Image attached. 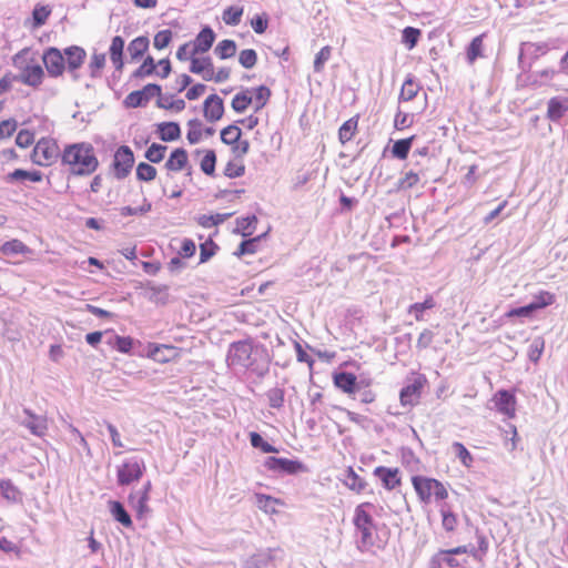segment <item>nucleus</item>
Wrapping results in <instances>:
<instances>
[{"label": "nucleus", "mask_w": 568, "mask_h": 568, "mask_svg": "<svg viewBox=\"0 0 568 568\" xmlns=\"http://www.w3.org/2000/svg\"><path fill=\"white\" fill-rule=\"evenodd\" d=\"M252 355V345L246 342H237L232 344L229 355V366H247Z\"/></svg>", "instance_id": "19"}, {"label": "nucleus", "mask_w": 568, "mask_h": 568, "mask_svg": "<svg viewBox=\"0 0 568 568\" xmlns=\"http://www.w3.org/2000/svg\"><path fill=\"white\" fill-rule=\"evenodd\" d=\"M146 356L159 364L175 362L181 357L182 348L169 344L149 343Z\"/></svg>", "instance_id": "13"}, {"label": "nucleus", "mask_w": 568, "mask_h": 568, "mask_svg": "<svg viewBox=\"0 0 568 568\" xmlns=\"http://www.w3.org/2000/svg\"><path fill=\"white\" fill-rule=\"evenodd\" d=\"M166 151V145L154 142L145 150L144 158L150 163H160L165 159Z\"/></svg>", "instance_id": "40"}, {"label": "nucleus", "mask_w": 568, "mask_h": 568, "mask_svg": "<svg viewBox=\"0 0 568 568\" xmlns=\"http://www.w3.org/2000/svg\"><path fill=\"white\" fill-rule=\"evenodd\" d=\"M6 180L8 182L30 181L33 183H40L43 180V173L39 170L28 171L24 169H16L7 175Z\"/></svg>", "instance_id": "29"}, {"label": "nucleus", "mask_w": 568, "mask_h": 568, "mask_svg": "<svg viewBox=\"0 0 568 568\" xmlns=\"http://www.w3.org/2000/svg\"><path fill=\"white\" fill-rule=\"evenodd\" d=\"M194 155L200 159V169L207 175L213 176L216 168V153L212 149H197L194 151Z\"/></svg>", "instance_id": "23"}, {"label": "nucleus", "mask_w": 568, "mask_h": 568, "mask_svg": "<svg viewBox=\"0 0 568 568\" xmlns=\"http://www.w3.org/2000/svg\"><path fill=\"white\" fill-rule=\"evenodd\" d=\"M244 9L240 6H231L222 13V19L227 26H237L241 22Z\"/></svg>", "instance_id": "48"}, {"label": "nucleus", "mask_w": 568, "mask_h": 568, "mask_svg": "<svg viewBox=\"0 0 568 568\" xmlns=\"http://www.w3.org/2000/svg\"><path fill=\"white\" fill-rule=\"evenodd\" d=\"M42 62L45 67L48 74L52 78L61 77L65 70V60L62 52L54 47L44 50Z\"/></svg>", "instance_id": "15"}, {"label": "nucleus", "mask_w": 568, "mask_h": 568, "mask_svg": "<svg viewBox=\"0 0 568 568\" xmlns=\"http://www.w3.org/2000/svg\"><path fill=\"white\" fill-rule=\"evenodd\" d=\"M156 133L164 142H173L181 138V129L176 122H161L156 125Z\"/></svg>", "instance_id": "31"}, {"label": "nucleus", "mask_w": 568, "mask_h": 568, "mask_svg": "<svg viewBox=\"0 0 568 568\" xmlns=\"http://www.w3.org/2000/svg\"><path fill=\"white\" fill-rule=\"evenodd\" d=\"M61 162L74 176H89L99 168V159L90 142H77L63 148Z\"/></svg>", "instance_id": "1"}, {"label": "nucleus", "mask_w": 568, "mask_h": 568, "mask_svg": "<svg viewBox=\"0 0 568 568\" xmlns=\"http://www.w3.org/2000/svg\"><path fill=\"white\" fill-rule=\"evenodd\" d=\"M410 483L417 500L423 505L445 501L448 496V487L443 481L424 475H413Z\"/></svg>", "instance_id": "3"}, {"label": "nucleus", "mask_w": 568, "mask_h": 568, "mask_svg": "<svg viewBox=\"0 0 568 568\" xmlns=\"http://www.w3.org/2000/svg\"><path fill=\"white\" fill-rule=\"evenodd\" d=\"M415 135L406 139L398 140L392 148V154L394 158L405 160L408 156Z\"/></svg>", "instance_id": "42"}, {"label": "nucleus", "mask_w": 568, "mask_h": 568, "mask_svg": "<svg viewBox=\"0 0 568 568\" xmlns=\"http://www.w3.org/2000/svg\"><path fill=\"white\" fill-rule=\"evenodd\" d=\"M134 165L133 151L128 145H121L116 149L112 161V171L116 179H125Z\"/></svg>", "instance_id": "10"}, {"label": "nucleus", "mask_w": 568, "mask_h": 568, "mask_svg": "<svg viewBox=\"0 0 568 568\" xmlns=\"http://www.w3.org/2000/svg\"><path fill=\"white\" fill-rule=\"evenodd\" d=\"M29 420L24 423V426L36 436L43 437L48 430V420L45 416H38L29 409H24Z\"/></svg>", "instance_id": "28"}, {"label": "nucleus", "mask_w": 568, "mask_h": 568, "mask_svg": "<svg viewBox=\"0 0 568 568\" xmlns=\"http://www.w3.org/2000/svg\"><path fill=\"white\" fill-rule=\"evenodd\" d=\"M0 490L3 498L9 501H18L20 499V491L10 479H2L0 481Z\"/></svg>", "instance_id": "52"}, {"label": "nucleus", "mask_w": 568, "mask_h": 568, "mask_svg": "<svg viewBox=\"0 0 568 568\" xmlns=\"http://www.w3.org/2000/svg\"><path fill=\"white\" fill-rule=\"evenodd\" d=\"M239 62L245 69H252L257 62V53L253 49H244L239 54Z\"/></svg>", "instance_id": "60"}, {"label": "nucleus", "mask_w": 568, "mask_h": 568, "mask_svg": "<svg viewBox=\"0 0 568 568\" xmlns=\"http://www.w3.org/2000/svg\"><path fill=\"white\" fill-rule=\"evenodd\" d=\"M347 478L349 479V483H347V487L355 491L356 494H361L367 486V483L364 478H362L356 471L348 467L347 469Z\"/></svg>", "instance_id": "51"}, {"label": "nucleus", "mask_w": 568, "mask_h": 568, "mask_svg": "<svg viewBox=\"0 0 568 568\" xmlns=\"http://www.w3.org/2000/svg\"><path fill=\"white\" fill-rule=\"evenodd\" d=\"M436 305L435 300L432 295H428L424 302L422 303H414L409 306L408 313L413 314L416 318V321H423L424 320V312L426 310H432Z\"/></svg>", "instance_id": "44"}, {"label": "nucleus", "mask_w": 568, "mask_h": 568, "mask_svg": "<svg viewBox=\"0 0 568 568\" xmlns=\"http://www.w3.org/2000/svg\"><path fill=\"white\" fill-rule=\"evenodd\" d=\"M65 65L69 71L73 72L82 67L87 58V52L79 45H71L64 49Z\"/></svg>", "instance_id": "24"}, {"label": "nucleus", "mask_w": 568, "mask_h": 568, "mask_svg": "<svg viewBox=\"0 0 568 568\" xmlns=\"http://www.w3.org/2000/svg\"><path fill=\"white\" fill-rule=\"evenodd\" d=\"M256 503L260 509L264 510L265 513L275 514L277 513V506H283V501L274 498L270 495L264 494H257L256 495Z\"/></svg>", "instance_id": "39"}, {"label": "nucleus", "mask_w": 568, "mask_h": 568, "mask_svg": "<svg viewBox=\"0 0 568 568\" xmlns=\"http://www.w3.org/2000/svg\"><path fill=\"white\" fill-rule=\"evenodd\" d=\"M332 57V48L329 45L323 47L314 59V71L315 72H322L324 70L325 63L331 59Z\"/></svg>", "instance_id": "57"}, {"label": "nucleus", "mask_w": 568, "mask_h": 568, "mask_svg": "<svg viewBox=\"0 0 568 568\" xmlns=\"http://www.w3.org/2000/svg\"><path fill=\"white\" fill-rule=\"evenodd\" d=\"M245 155L233 154L224 166V175L230 179L241 178L245 174L246 166L244 163Z\"/></svg>", "instance_id": "30"}, {"label": "nucleus", "mask_w": 568, "mask_h": 568, "mask_svg": "<svg viewBox=\"0 0 568 568\" xmlns=\"http://www.w3.org/2000/svg\"><path fill=\"white\" fill-rule=\"evenodd\" d=\"M333 384L334 386L347 394L348 396H353L356 390L362 387L369 388L372 385L371 379H364L358 382L357 376L349 372H336L333 374Z\"/></svg>", "instance_id": "12"}, {"label": "nucleus", "mask_w": 568, "mask_h": 568, "mask_svg": "<svg viewBox=\"0 0 568 568\" xmlns=\"http://www.w3.org/2000/svg\"><path fill=\"white\" fill-rule=\"evenodd\" d=\"M250 442H251V445L254 447V448H258L261 449L263 453H278V449L271 445L270 443L265 442L263 439V437L256 433V432H251L250 433Z\"/></svg>", "instance_id": "54"}, {"label": "nucleus", "mask_w": 568, "mask_h": 568, "mask_svg": "<svg viewBox=\"0 0 568 568\" xmlns=\"http://www.w3.org/2000/svg\"><path fill=\"white\" fill-rule=\"evenodd\" d=\"M453 449L455 452L456 457L466 468H470L473 466L474 457L471 456L469 450L464 446V444L455 442L453 444Z\"/></svg>", "instance_id": "53"}, {"label": "nucleus", "mask_w": 568, "mask_h": 568, "mask_svg": "<svg viewBox=\"0 0 568 568\" xmlns=\"http://www.w3.org/2000/svg\"><path fill=\"white\" fill-rule=\"evenodd\" d=\"M156 64L154 62V59L152 57H146L142 64L136 69L135 77L144 78L153 74L155 72Z\"/></svg>", "instance_id": "63"}, {"label": "nucleus", "mask_w": 568, "mask_h": 568, "mask_svg": "<svg viewBox=\"0 0 568 568\" xmlns=\"http://www.w3.org/2000/svg\"><path fill=\"white\" fill-rule=\"evenodd\" d=\"M217 245L212 241L207 240L200 245V263L207 262L212 256L215 255Z\"/></svg>", "instance_id": "62"}, {"label": "nucleus", "mask_w": 568, "mask_h": 568, "mask_svg": "<svg viewBox=\"0 0 568 568\" xmlns=\"http://www.w3.org/2000/svg\"><path fill=\"white\" fill-rule=\"evenodd\" d=\"M420 89V84L415 81L412 75H408L402 85L398 100L405 102L410 101L416 98Z\"/></svg>", "instance_id": "34"}, {"label": "nucleus", "mask_w": 568, "mask_h": 568, "mask_svg": "<svg viewBox=\"0 0 568 568\" xmlns=\"http://www.w3.org/2000/svg\"><path fill=\"white\" fill-rule=\"evenodd\" d=\"M150 45L149 38L145 36H140L134 38L128 45V52L130 54L131 60H138L143 57V54L148 51Z\"/></svg>", "instance_id": "33"}, {"label": "nucleus", "mask_w": 568, "mask_h": 568, "mask_svg": "<svg viewBox=\"0 0 568 568\" xmlns=\"http://www.w3.org/2000/svg\"><path fill=\"white\" fill-rule=\"evenodd\" d=\"M260 241V236L248 239L243 241L237 250L234 252V255L237 257H242L246 254H254L257 251V242Z\"/></svg>", "instance_id": "58"}, {"label": "nucleus", "mask_w": 568, "mask_h": 568, "mask_svg": "<svg viewBox=\"0 0 568 568\" xmlns=\"http://www.w3.org/2000/svg\"><path fill=\"white\" fill-rule=\"evenodd\" d=\"M236 50H237V47H236L235 41L230 40V39H224L216 44L214 52L221 60H225V59L234 57L236 53Z\"/></svg>", "instance_id": "43"}, {"label": "nucleus", "mask_w": 568, "mask_h": 568, "mask_svg": "<svg viewBox=\"0 0 568 568\" xmlns=\"http://www.w3.org/2000/svg\"><path fill=\"white\" fill-rule=\"evenodd\" d=\"M375 511L376 506L371 501L361 503L355 507L353 524L359 535L362 551L372 550L374 547L381 548V544L375 538L376 524L373 518Z\"/></svg>", "instance_id": "2"}, {"label": "nucleus", "mask_w": 568, "mask_h": 568, "mask_svg": "<svg viewBox=\"0 0 568 568\" xmlns=\"http://www.w3.org/2000/svg\"><path fill=\"white\" fill-rule=\"evenodd\" d=\"M440 515H442V526L443 528L452 532L456 529L458 525V518L457 516L452 511L450 507L448 506H442L440 507Z\"/></svg>", "instance_id": "50"}, {"label": "nucleus", "mask_w": 568, "mask_h": 568, "mask_svg": "<svg viewBox=\"0 0 568 568\" xmlns=\"http://www.w3.org/2000/svg\"><path fill=\"white\" fill-rule=\"evenodd\" d=\"M484 38L485 33L475 37L466 51L467 62L474 64V62L484 55Z\"/></svg>", "instance_id": "36"}, {"label": "nucleus", "mask_w": 568, "mask_h": 568, "mask_svg": "<svg viewBox=\"0 0 568 568\" xmlns=\"http://www.w3.org/2000/svg\"><path fill=\"white\" fill-rule=\"evenodd\" d=\"M425 384V376L419 375L412 384L405 386L399 394L400 404L403 406H413L418 403L422 389L424 388Z\"/></svg>", "instance_id": "20"}, {"label": "nucleus", "mask_w": 568, "mask_h": 568, "mask_svg": "<svg viewBox=\"0 0 568 568\" xmlns=\"http://www.w3.org/2000/svg\"><path fill=\"white\" fill-rule=\"evenodd\" d=\"M109 344L120 353L128 354L133 347V338L130 336L115 335L113 342H109Z\"/></svg>", "instance_id": "55"}, {"label": "nucleus", "mask_w": 568, "mask_h": 568, "mask_svg": "<svg viewBox=\"0 0 568 568\" xmlns=\"http://www.w3.org/2000/svg\"><path fill=\"white\" fill-rule=\"evenodd\" d=\"M493 402L496 409L508 418H514L516 415V397L514 393L506 389H500L493 396Z\"/></svg>", "instance_id": "18"}, {"label": "nucleus", "mask_w": 568, "mask_h": 568, "mask_svg": "<svg viewBox=\"0 0 568 568\" xmlns=\"http://www.w3.org/2000/svg\"><path fill=\"white\" fill-rule=\"evenodd\" d=\"M51 12L52 9L49 6L37 4L32 11L31 27L33 29L42 27L51 16Z\"/></svg>", "instance_id": "41"}, {"label": "nucleus", "mask_w": 568, "mask_h": 568, "mask_svg": "<svg viewBox=\"0 0 568 568\" xmlns=\"http://www.w3.org/2000/svg\"><path fill=\"white\" fill-rule=\"evenodd\" d=\"M61 154L57 140L44 136L36 142L30 158L36 165L48 168L55 164Z\"/></svg>", "instance_id": "6"}, {"label": "nucleus", "mask_w": 568, "mask_h": 568, "mask_svg": "<svg viewBox=\"0 0 568 568\" xmlns=\"http://www.w3.org/2000/svg\"><path fill=\"white\" fill-rule=\"evenodd\" d=\"M30 50L23 49L13 57V64L19 70L18 79L26 85L38 89L44 81L45 72L34 59H27Z\"/></svg>", "instance_id": "4"}, {"label": "nucleus", "mask_w": 568, "mask_h": 568, "mask_svg": "<svg viewBox=\"0 0 568 568\" xmlns=\"http://www.w3.org/2000/svg\"><path fill=\"white\" fill-rule=\"evenodd\" d=\"M123 51H124V39L120 36H115L111 40V44L109 48L110 60L116 71H122L124 67L123 61Z\"/></svg>", "instance_id": "27"}, {"label": "nucleus", "mask_w": 568, "mask_h": 568, "mask_svg": "<svg viewBox=\"0 0 568 568\" xmlns=\"http://www.w3.org/2000/svg\"><path fill=\"white\" fill-rule=\"evenodd\" d=\"M172 37H173V33L169 29L159 31L154 36V39H153L154 48L158 50H162V49L166 48L170 44V42L172 41Z\"/></svg>", "instance_id": "61"}, {"label": "nucleus", "mask_w": 568, "mask_h": 568, "mask_svg": "<svg viewBox=\"0 0 568 568\" xmlns=\"http://www.w3.org/2000/svg\"><path fill=\"white\" fill-rule=\"evenodd\" d=\"M224 114V103L221 97L217 94L209 95L203 102V115L204 118L214 123L222 119Z\"/></svg>", "instance_id": "21"}, {"label": "nucleus", "mask_w": 568, "mask_h": 568, "mask_svg": "<svg viewBox=\"0 0 568 568\" xmlns=\"http://www.w3.org/2000/svg\"><path fill=\"white\" fill-rule=\"evenodd\" d=\"M568 113V97L556 95L547 102L546 116L552 122H558Z\"/></svg>", "instance_id": "22"}, {"label": "nucleus", "mask_w": 568, "mask_h": 568, "mask_svg": "<svg viewBox=\"0 0 568 568\" xmlns=\"http://www.w3.org/2000/svg\"><path fill=\"white\" fill-rule=\"evenodd\" d=\"M251 91L253 94L252 104L254 105L255 111H258L267 103L271 97V90L265 85H260Z\"/></svg>", "instance_id": "46"}, {"label": "nucleus", "mask_w": 568, "mask_h": 568, "mask_svg": "<svg viewBox=\"0 0 568 568\" xmlns=\"http://www.w3.org/2000/svg\"><path fill=\"white\" fill-rule=\"evenodd\" d=\"M413 123H414L413 115H410L406 112H403V111H397V113L395 114L394 126L396 130L408 129L413 125Z\"/></svg>", "instance_id": "64"}, {"label": "nucleus", "mask_w": 568, "mask_h": 568, "mask_svg": "<svg viewBox=\"0 0 568 568\" xmlns=\"http://www.w3.org/2000/svg\"><path fill=\"white\" fill-rule=\"evenodd\" d=\"M420 30L413 28V27H406L403 30V42L407 45L409 50L415 48L417 44L419 38H420Z\"/></svg>", "instance_id": "59"}, {"label": "nucleus", "mask_w": 568, "mask_h": 568, "mask_svg": "<svg viewBox=\"0 0 568 568\" xmlns=\"http://www.w3.org/2000/svg\"><path fill=\"white\" fill-rule=\"evenodd\" d=\"M0 252L3 255H17V254H28L31 250L20 240L13 239L3 243L0 246Z\"/></svg>", "instance_id": "37"}, {"label": "nucleus", "mask_w": 568, "mask_h": 568, "mask_svg": "<svg viewBox=\"0 0 568 568\" xmlns=\"http://www.w3.org/2000/svg\"><path fill=\"white\" fill-rule=\"evenodd\" d=\"M186 126H187L186 140L190 144H197L206 135L212 134L211 130L206 129L204 126L203 122L199 119L189 120Z\"/></svg>", "instance_id": "26"}, {"label": "nucleus", "mask_w": 568, "mask_h": 568, "mask_svg": "<svg viewBox=\"0 0 568 568\" xmlns=\"http://www.w3.org/2000/svg\"><path fill=\"white\" fill-rule=\"evenodd\" d=\"M556 301V296L554 293L548 291H540L534 296V301L530 304L532 306V311H537L549 305H552Z\"/></svg>", "instance_id": "47"}, {"label": "nucleus", "mask_w": 568, "mask_h": 568, "mask_svg": "<svg viewBox=\"0 0 568 568\" xmlns=\"http://www.w3.org/2000/svg\"><path fill=\"white\" fill-rule=\"evenodd\" d=\"M220 138L224 144L231 148L232 154L246 155L250 151V142L242 139V130L236 124L223 128Z\"/></svg>", "instance_id": "8"}, {"label": "nucleus", "mask_w": 568, "mask_h": 568, "mask_svg": "<svg viewBox=\"0 0 568 568\" xmlns=\"http://www.w3.org/2000/svg\"><path fill=\"white\" fill-rule=\"evenodd\" d=\"M145 471V464L139 458H129L124 460L116 470L118 483L121 486H128L139 481Z\"/></svg>", "instance_id": "9"}, {"label": "nucleus", "mask_w": 568, "mask_h": 568, "mask_svg": "<svg viewBox=\"0 0 568 568\" xmlns=\"http://www.w3.org/2000/svg\"><path fill=\"white\" fill-rule=\"evenodd\" d=\"M152 484L148 480L139 490H133L128 497L129 506L135 511L138 519H143L150 514L149 507Z\"/></svg>", "instance_id": "11"}, {"label": "nucleus", "mask_w": 568, "mask_h": 568, "mask_svg": "<svg viewBox=\"0 0 568 568\" xmlns=\"http://www.w3.org/2000/svg\"><path fill=\"white\" fill-rule=\"evenodd\" d=\"M230 214H203L197 219L201 226L209 229L223 223Z\"/></svg>", "instance_id": "56"}, {"label": "nucleus", "mask_w": 568, "mask_h": 568, "mask_svg": "<svg viewBox=\"0 0 568 568\" xmlns=\"http://www.w3.org/2000/svg\"><path fill=\"white\" fill-rule=\"evenodd\" d=\"M136 179L143 182H151L155 180L158 170L150 163L140 162L136 166Z\"/></svg>", "instance_id": "49"}, {"label": "nucleus", "mask_w": 568, "mask_h": 568, "mask_svg": "<svg viewBox=\"0 0 568 568\" xmlns=\"http://www.w3.org/2000/svg\"><path fill=\"white\" fill-rule=\"evenodd\" d=\"M253 102V94L250 89L237 92L231 102L232 109L236 113H244Z\"/></svg>", "instance_id": "32"}, {"label": "nucleus", "mask_w": 568, "mask_h": 568, "mask_svg": "<svg viewBox=\"0 0 568 568\" xmlns=\"http://www.w3.org/2000/svg\"><path fill=\"white\" fill-rule=\"evenodd\" d=\"M110 511L113 518L126 528L132 527V520L120 501H110Z\"/></svg>", "instance_id": "38"}, {"label": "nucleus", "mask_w": 568, "mask_h": 568, "mask_svg": "<svg viewBox=\"0 0 568 568\" xmlns=\"http://www.w3.org/2000/svg\"><path fill=\"white\" fill-rule=\"evenodd\" d=\"M161 94V87L154 83H150L143 87L141 90L133 91L125 97L124 104L128 108H138L145 105L154 97Z\"/></svg>", "instance_id": "17"}, {"label": "nucleus", "mask_w": 568, "mask_h": 568, "mask_svg": "<svg viewBox=\"0 0 568 568\" xmlns=\"http://www.w3.org/2000/svg\"><path fill=\"white\" fill-rule=\"evenodd\" d=\"M264 467L268 471L294 475L306 470L305 465L297 459L282 457H267L264 460Z\"/></svg>", "instance_id": "14"}, {"label": "nucleus", "mask_w": 568, "mask_h": 568, "mask_svg": "<svg viewBox=\"0 0 568 568\" xmlns=\"http://www.w3.org/2000/svg\"><path fill=\"white\" fill-rule=\"evenodd\" d=\"M106 63V55L103 52H93L89 62L90 75L98 78L101 75L102 70Z\"/></svg>", "instance_id": "45"}, {"label": "nucleus", "mask_w": 568, "mask_h": 568, "mask_svg": "<svg viewBox=\"0 0 568 568\" xmlns=\"http://www.w3.org/2000/svg\"><path fill=\"white\" fill-rule=\"evenodd\" d=\"M215 41V33L210 27H204L194 40L189 41L176 51V58L180 61H186L193 55L206 53Z\"/></svg>", "instance_id": "5"}, {"label": "nucleus", "mask_w": 568, "mask_h": 568, "mask_svg": "<svg viewBox=\"0 0 568 568\" xmlns=\"http://www.w3.org/2000/svg\"><path fill=\"white\" fill-rule=\"evenodd\" d=\"M189 60L191 61L190 71L192 73L201 75L205 81L212 77V69L214 64L210 57L193 55L192 58H189Z\"/></svg>", "instance_id": "25"}, {"label": "nucleus", "mask_w": 568, "mask_h": 568, "mask_svg": "<svg viewBox=\"0 0 568 568\" xmlns=\"http://www.w3.org/2000/svg\"><path fill=\"white\" fill-rule=\"evenodd\" d=\"M358 126V116L346 120L338 129V139L342 144L349 142L356 134Z\"/></svg>", "instance_id": "35"}, {"label": "nucleus", "mask_w": 568, "mask_h": 568, "mask_svg": "<svg viewBox=\"0 0 568 568\" xmlns=\"http://www.w3.org/2000/svg\"><path fill=\"white\" fill-rule=\"evenodd\" d=\"M164 169L168 176H172L176 173H183L190 182L193 180L194 169L190 161L187 151L183 148H175L171 151L164 163Z\"/></svg>", "instance_id": "7"}, {"label": "nucleus", "mask_w": 568, "mask_h": 568, "mask_svg": "<svg viewBox=\"0 0 568 568\" xmlns=\"http://www.w3.org/2000/svg\"><path fill=\"white\" fill-rule=\"evenodd\" d=\"M373 475L381 480L385 490L392 491L402 486V471L398 467L377 466Z\"/></svg>", "instance_id": "16"}]
</instances>
